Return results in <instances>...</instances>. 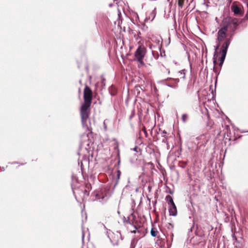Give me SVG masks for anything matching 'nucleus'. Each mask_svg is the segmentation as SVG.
Returning <instances> with one entry per match:
<instances>
[{"instance_id":"obj_22","label":"nucleus","mask_w":248,"mask_h":248,"mask_svg":"<svg viewBox=\"0 0 248 248\" xmlns=\"http://www.w3.org/2000/svg\"><path fill=\"white\" fill-rule=\"evenodd\" d=\"M175 80V81L176 82H178L179 81V79L178 78H176Z\"/></svg>"},{"instance_id":"obj_12","label":"nucleus","mask_w":248,"mask_h":248,"mask_svg":"<svg viewBox=\"0 0 248 248\" xmlns=\"http://www.w3.org/2000/svg\"><path fill=\"white\" fill-rule=\"evenodd\" d=\"M165 200L169 204L172 205L173 203H174L172 198L170 195H167L165 198Z\"/></svg>"},{"instance_id":"obj_1","label":"nucleus","mask_w":248,"mask_h":248,"mask_svg":"<svg viewBox=\"0 0 248 248\" xmlns=\"http://www.w3.org/2000/svg\"><path fill=\"white\" fill-rule=\"evenodd\" d=\"M90 106L82 104L80 108V116L81 118V123L83 127L86 129L87 131H90V129L87 124V121L89 119L90 114Z\"/></svg>"},{"instance_id":"obj_17","label":"nucleus","mask_w":248,"mask_h":248,"mask_svg":"<svg viewBox=\"0 0 248 248\" xmlns=\"http://www.w3.org/2000/svg\"><path fill=\"white\" fill-rule=\"evenodd\" d=\"M214 71L215 73H218V70H217V68H215V67H214Z\"/></svg>"},{"instance_id":"obj_19","label":"nucleus","mask_w":248,"mask_h":248,"mask_svg":"<svg viewBox=\"0 0 248 248\" xmlns=\"http://www.w3.org/2000/svg\"><path fill=\"white\" fill-rule=\"evenodd\" d=\"M137 149H138V148L137 147H135V148H133V150L136 152H137Z\"/></svg>"},{"instance_id":"obj_2","label":"nucleus","mask_w":248,"mask_h":248,"mask_svg":"<svg viewBox=\"0 0 248 248\" xmlns=\"http://www.w3.org/2000/svg\"><path fill=\"white\" fill-rule=\"evenodd\" d=\"M227 31L228 27L227 26H225L222 28H221L217 32V40L218 42V44L215 48V52L214 56V57H215L217 54V51L220 46V42H222L226 36V32ZM213 63L214 65H215L217 63V60L216 58H214Z\"/></svg>"},{"instance_id":"obj_18","label":"nucleus","mask_w":248,"mask_h":248,"mask_svg":"<svg viewBox=\"0 0 248 248\" xmlns=\"http://www.w3.org/2000/svg\"><path fill=\"white\" fill-rule=\"evenodd\" d=\"M135 227V230H133V231H132L131 232L132 233H136V230L137 229V228L136 227V226L134 227Z\"/></svg>"},{"instance_id":"obj_4","label":"nucleus","mask_w":248,"mask_h":248,"mask_svg":"<svg viewBox=\"0 0 248 248\" xmlns=\"http://www.w3.org/2000/svg\"><path fill=\"white\" fill-rule=\"evenodd\" d=\"M146 50L143 45H140L135 52V57L137 61L141 64H143V59L145 55Z\"/></svg>"},{"instance_id":"obj_21","label":"nucleus","mask_w":248,"mask_h":248,"mask_svg":"<svg viewBox=\"0 0 248 248\" xmlns=\"http://www.w3.org/2000/svg\"><path fill=\"white\" fill-rule=\"evenodd\" d=\"M223 63L219 62V66L221 67Z\"/></svg>"},{"instance_id":"obj_24","label":"nucleus","mask_w":248,"mask_h":248,"mask_svg":"<svg viewBox=\"0 0 248 248\" xmlns=\"http://www.w3.org/2000/svg\"><path fill=\"white\" fill-rule=\"evenodd\" d=\"M152 53L153 55H154V52L153 51L152 52Z\"/></svg>"},{"instance_id":"obj_13","label":"nucleus","mask_w":248,"mask_h":248,"mask_svg":"<svg viewBox=\"0 0 248 248\" xmlns=\"http://www.w3.org/2000/svg\"><path fill=\"white\" fill-rule=\"evenodd\" d=\"M179 77L180 78L185 79V75H186V70H182L179 72Z\"/></svg>"},{"instance_id":"obj_5","label":"nucleus","mask_w":248,"mask_h":248,"mask_svg":"<svg viewBox=\"0 0 248 248\" xmlns=\"http://www.w3.org/2000/svg\"><path fill=\"white\" fill-rule=\"evenodd\" d=\"M93 97V93L91 89L87 86L84 89V103L83 104L91 106Z\"/></svg>"},{"instance_id":"obj_15","label":"nucleus","mask_w":248,"mask_h":248,"mask_svg":"<svg viewBox=\"0 0 248 248\" xmlns=\"http://www.w3.org/2000/svg\"><path fill=\"white\" fill-rule=\"evenodd\" d=\"M185 0H178V4L180 8H182Z\"/></svg>"},{"instance_id":"obj_11","label":"nucleus","mask_w":248,"mask_h":248,"mask_svg":"<svg viewBox=\"0 0 248 248\" xmlns=\"http://www.w3.org/2000/svg\"><path fill=\"white\" fill-rule=\"evenodd\" d=\"M156 16V11L155 9L154 10H153L149 15L148 16V19L150 20L151 21H152L155 18V16Z\"/></svg>"},{"instance_id":"obj_10","label":"nucleus","mask_w":248,"mask_h":248,"mask_svg":"<svg viewBox=\"0 0 248 248\" xmlns=\"http://www.w3.org/2000/svg\"><path fill=\"white\" fill-rule=\"evenodd\" d=\"M151 234L153 237H159V232L157 229L155 227L152 228L151 230Z\"/></svg>"},{"instance_id":"obj_23","label":"nucleus","mask_w":248,"mask_h":248,"mask_svg":"<svg viewBox=\"0 0 248 248\" xmlns=\"http://www.w3.org/2000/svg\"><path fill=\"white\" fill-rule=\"evenodd\" d=\"M167 70H168V73H170V70L168 69Z\"/></svg>"},{"instance_id":"obj_16","label":"nucleus","mask_w":248,"mask_h":248,"mask_svg":"<svg viewBox=\"0 0 248 248\" xmlns=\"http://www.w3.org/2000/svg\"><path fill=\"white\" fill-rule=\"evenodd\" d=\"M120 174H121V172L120 170H118L117 171V177H118V179H119V178H120Z\"/></svg>"},{"instance_id":"obj_3","label":"nucleus","mask_w":248,"mask_h":248,"mask_svg":"<svg viewBox=\"0 0 248 248\" xmlns=\"http://www.w3.org/2000/svg\"><path fill=\"white\" fill-rule=\"evenodd\" d=\"M108 237H109L111 243L114 246H117L119 242L122 240V235L120 232H108Z\"/></svg>"},{"instance_id":"obj_8","label":"nucleus","mask_w":248,"mask_h":248,"mask_svg":"<svg viewBox=\"0 0 248 248\" xmlns=\"http://www.w3.org/2000/svg\"><path fill=\"white\" fill-rule=\"evenodd\" d=\"M231 9L235 15H241L242 13L241 8L234 3H232V5Z\"/></svg>"},{"instance_id":"obj_6","label":"nucleus","mask_w":248,"mask_h":248,"mask_svg":"<svg viewBox=\"0 0 248 248\" xmlns=\"http://www.w3.org/2000/svg\"><path fill=\"white\" fill-rule=\"evenodd\" d=\"M230 41L229 40H226L221 46V50L220 51L221 54V56L219 59V61L221 63L224 62V61L226 57L227 49L230 45Z\"/></svg>"},{"instance_id":"obj_9","label":"nucleus","mask_w":248,"mask_h":248,"mask_svg":"<svg viewBox=\"0 0 248 248\" xmlns=\"http://www.w3.org/2000/svg\"><path fill=\"white\" fill-rule=\"evenodd\" d=\"M141 33L140 31L137 32V35H134V37L136 39V40L137 41L138 44L139 45H143V40L142 39L141 37L140 36Z\"/></svg>"},{"instance_id":"obj_20","label":"nucleus","mask_w":248,"mask_h":248,"mask_svg":"<svg viewBox=\"0 0 248 248\" xmlns=\"http://www.w3.org/2000/svg\"><path fill=\"white\" fill-rule=\"evenodd\" d=\"M247 7H248V12H247V13L246 16H247V17L248 18V5H247Z\"/></svg>"},{"instance_id":"obj_7","label":"nucleus","mask_w":248,"mask_h":248,"mask_svg":"<svg viewBox=\"0 0 248 248\" xmlns=\"http://www.w3.org/2000/svg\"><path fill=\"white\" fill-rule=\"evenodd\" d=\"M169 212L170 216H176L177 215V211L175 203H173L172 205H170Z\"/></svg>"},{"instance_id":"obj_14","label":"nucleus","mask_w":248,"mask_h":248,"mask_svg":"<svg viewBox=\"0 0 248 248\" xmlns=\"http://www.w3.org/2000/svg\"><path fill=\"white\" fill-rule=\"evenodd\" d=\"M188 118V116L187 114H183L182 116V121H183V122L186 123L187 121Z\"/></svg>"}]
</instances>
